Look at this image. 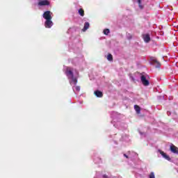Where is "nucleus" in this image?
<instances>
[{
  "label": "nucleus",
  "instance_id": "3",
  "mask_svg": "<svg viewBox=\"0 0 178 178\" xmlns=\"http://www.w3.org/2000/svg\"><path fill=\"white\" fill-rule=\"evenodd\" d=\"M54 26V22H52V19H46L44 22V27L46 29H51Z\"/></svg>",
  "mask_w": 178,
  "mask_h": 178
},
{
  "label": "nucleus",
  "instance_id": "1",
  "mask_svg": "<svg viewBox=\"0 0 178 178\" xmlns=\"http://www.w3.org/2000/svg\"><path fill=\"white\" fill-rule=\"evenodd\" d=\"M52 13L51 11H46L43 13V18L45 19V20H52Z\"/></svg>",
  "mask_w": 178,
  "mask_h": 178
},
{
  "label": "nucleus",
  "instance_id": "12",
  "mask_svg": "<svg viewBox=\"0 0 178 178\" xmlns=\"http://www.w3.org/2000/svg\"><path fill=\"white\" fill-rule=\"evenodd\" d=\"M90 29V23L85 22L83 29H82V31H87Z\"/></svg>",
  "mask_w": 178,
  "mask_h": 178
},
{
  "label": "nucleus",
  "instance_id": "17",
  "mask_svg": "<svg viewBox=\"0 0 178 178\" xmlns=\"http://www.w3.org/2000/svg\"><path fill=\"white\" fill-rule=\"evenodd\" d=\"M149 178H155V174L152 172L149 175Z\"/></svg>",
  "mask_w": 178,
  "mask_h": 178
},
{
  "label": "nucleus",
  "instance_id": "9",
  "mask_svg": "<svg viewBox=\"0 0 178 178\" xmlns=\"http://www.w3.org/2000/svg\"><path fill=\"white\" fill-rule=\"evenodd\" d=\"M152 63L156 67H161V63H159L156 59H153Z\"/></svg>",
  "mask_w": 178,
  "mask_h": 178
},
{
  "label": "nucleus",
  "instance_id": "7",
  "mask_svg": "<svg viewBox=\"0 0 178 178\" xmlns=\"http://www.w3.org/2000/svg\"><path fill=\"white\" fill-rule=\"evenodd\" d=\"M94 94L98 98H102L104 97V93L99 90H96L94 92Z\"/></svg>",
  "mask_w": 178,
  "mask_h": 178
},
{
  "label": "nucleus",
  "instance_id": "4",
  "mask_svg": "<svg viewBox=\"0 0 178 178\" xmlns=\"http://www.w3.org/2000/svg\"><path fill=\"white\" fill-rule=\"evenodd\" d=\"M140 80L143 86H149V81L147 80V77L145 75L140 76Z\"/></svg>",
  "mask_w": 178,
  "mask_h": 178
},
{
  "label": "nucleus",
  "instance_id": "2",
  "mask_svg": "<svg viewBox=\"0 0 178 178\" xmlns=\"http://www.w3.org/2000/svg\"><path fill=\"white\" fill-rule=\"evenodd\" d=\"M65 74L68 77V79H71V77H73L74 76V74H73V71H72V68H70V67H67Z\"/></svg>",
  "mask_w": 178,
  "mask_h": 178
},
{
  "label": "nucleus",
  "instance_id": "8",
  "mask_svg": "<svg viewBox=\"0 0 178 178\" xmlns=\"http://www.w3.org/2000/svg\"><path fill=\"white\" fill-rule=\"evenodd\" d=\"M143 40L145 42H149L151 41V37H149V34L143 35Z\"/></svg>",
  "mask_w": 178,
  "mask_h": 178
},
{
  "label": "nucleus",
  "instance_id": "21",
  "mask_svg": "<svg viewBox=\"0 0 178 178\" xmlns=\"http://www.w3.org/2000/svg\"><path fill=\"white\" fill-rule=\"evenodd\" d=\"M103 178H108V175H103Z\"/></svg>",
  "mask_w": 178,
  "mask_h": 178
},
{
  "label": "nucleus",
  "instance_id": "6",
  "mask_svg": "<svg viewBox=\"0 0 178 178\" xmlns=\"http://www.w3.org/2000/svg\"><path fill=\"white\" fill-rule=\"evenodd\" d=\"M170 149L171 152H173V154H178V147L175 146V145H172L170 147Z\"/></svg>",
  "mask_w": 178,
  "mask_h": 178
},
{
  "label": "nucleus",
  "instance_id": "11",
  "mask_svg": "<svg viewBox=\"0 0 178 178\" xmlns=\"http://www.w3.org/2000/svg\"><path fill=\"white\" fill-rule=\"evenodd\" d=\"M134 109H135L136 113H138V115H140L141 113V108L139 107L138 105H135Z\"/></svg>",
  "mask_w": 178,
  "mask_h": 178
},
{
  "label": "nucleus",
  "instance_id": "13",
  "mask_svg": "<svg viewBox=\"0 0 178 178\" xmlns=\"http://www.w3.org/2000/svg\"><path fill=\"white\" fill-rule=\"evenodd\" d=\"M107 59L108 60L112 61L113 60V56H112V54H108L107 56Z\"/></svg>",
  "mask_w": 178,
  "mask_h": 178
},
{
  "label": "nucleus",
  "instance_id": "16",
  "mask_svg": "<svg viewBox=\"0 0 178 178\" xmlns=\"http://www.w3.org/2000/svg\"><path fill=\"white\" fill-rule=\"evenodd\" d=\"M109 33H111V31H109V29H106L104 30V34H105V35H108Z\"/></svg>",
  "mask_w": 178,
  "mask_h": 178
},
{
  "label": "nucleus",
  "instance_id": "18",
  "mask_svg": "<svg viewBox=\"0 0 178 178\" xmlns=\"http://www.w3.org/2000/svg\"><path fill=\"white\" fill-rule=\"evenodd\" d=\"M138 3L139 6V8H140V9H143V6L141 5V0H138Z\"/></svg>",
  "mask_w": 178,
  "mask_h": 178
},
{
  "label": "nucleus",
  "instance_id": "19",
  "mask_svg": "<svg viewBox=\"0 0 178 178\" xmlns=\"http://www.w3.org/2000/svg\"><path fill=\"white\" fill-rule=\"evenodd\" d=\"M76 91H80V88H79V86H76Z\"/></svg>",
  "mask_w": 178,
  "mask_h": 178
},
{
  "label": "nucleus",
  "instance_id": "10",
  "mask_svg": "<svg viewBox=\"0 0 178 178\" xmlns=\"http://www.w3.org/2000/svg\"><path fill=\"white\" fill-rule=\"evenodd\" d=\"M160 154L165 158V159H167V161H170V157L168 156L165 152L160 150Z\"/></svg>",
  "mask_w": 178,
  "mask_h": 178
},
{
  "label": "nucleus",
  "instance_id": "20",
  "mask_svg": "<svg viewBox=\"0 0 178 178\" xmlns=\"http://www.w3.org/2000/svg\"><path fill=\"white\" fill-rule=\"evenodd\" d=\"M124 156L127 158V159H129V156H127L126 154H124Z\"/></svg>",
  "mask_w": 178,
  "mask_h": 178
},
{
  "label": "nucleus",
  "instance_id": "15",
  "mask_svg": "<svg viewBox=\"0 0 178 178\" xmlns=\"http://www.w3.org/2000/svg\"><path fill=\"white\" fill-rule=\"evenodd\" d=\"M79 14L80 15V16H84V10H83V8H80L79 10Z\"/></svg>",
  "mask_w": 178,
  "mask_h": 178
},
{
  "label": "nucleus",
  "instance_id": "14",
  "mask_svg": "<svg viewBox=\"0 0 178 178\" xmlns=\"http://www.w3.org/2000/svg\"><path fill=\"white\" fill-rule=\"evenodd\" d=\"M73 82L74 84L76 85L77 84V78L74 77V76L73 77L70 78Z\"/></svg>",
  "mask_w": 178,
  "mask_h": 178
},
{
  "label": "nucleus",
  "instance_id": "5",
  "mask_svg": "<svg viewBox=\"0 0 178 178\" xmlns=\"http://www.w3.org/2000/svg\"><path fill=\"white\" fill-rule=\"evenodd\" d=\"M39 6H48L49 1L48 0H43L38 2Z\"/></svg>",
  "mask_w": 178,
  "mask_h": 178
},
{
  "label": "nucleus",
  "instance_id": "22",
  "mask_svg": "<svg viewBox=\"0 0 178 178\" xmlns=\"http://www.w3.org/2000/svg\"><path fill=\"white\" fill-rule=\"evenodd\" d=\"M139 133H140V134H142V135L144 134V133H143L141 131H140Z\"/></svg>",
  "mask_w": 178,
  "mask_h": 178
}]
</instances>
